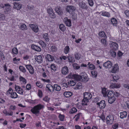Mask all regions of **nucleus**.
I'll list each match as a JSON object with an SVG mask.
<instances>
[{
	"mask_svg": "<svg viewBox=\"0 0 129 129\" xmlns=\"http://www.w3.org/2000/svg\"><path fill=\"white\" fill-rule=\"evenodd\" d=\"M44 108L43 105L39 104L34 106L33 108L31 110V111L33 113L35 114H39L40 112V110Z\"/></svg>",
	"mask_w": 129,
	"mask_h": 129,
	"instance_id": "1",
	"label": "nucleus"
},
{
	"mask_svg": "<svg viewBox=\"0 0 129 129\" xmlns=\"http://www.w3.org/2000/svg\"><path fill=\"white\" fill-rule=\"evenodd\" d=\"M84 99L83 100L82 102H84L85 103L84 104V103H82V105H86L87 104V103L88 102V100L90 99L92 97V95L91 94L88 92H85L84 93Z\"/></svg>",
	"mask_w": 129,
	"mask_h": 129,
	"instance_id": "2",
	"label": "nucleus"
},
{
	"mask_svg": "<svg viewBox=\"0 0 129 129\" xmlns=\"http://www.w3.org/2000/svg\"><path fill=\"white\" fill-rule=\"evenodd\" d=\"M106 119L107 123L111 124L113 122L114 120L113 116V115L108 116L106 117Z\"/></svg>",
	"mask_w": 129,
	"mask_h": 129,
	"instance_id": "3",
	"label": "nucleus"
},
{
	"mask_svg": "<svg viewBox=\"0 0 129 129\" xmlns=\"http://www.w3.org/2000/svg\"><path fill=\"white\" fill-rule=\"evenodd\" d=\"M110 45L112 50H115L118 49V45L116 43L112 42L110 43Z\"/></svg>",
	"mask_w": 129,
	"mask_h": 129,
	"instance_id": "4",
	"label": "nucleus"
},
{
	"mask_svg": "<svg viewBox=\"0 0 129 129\" xmlns=\"http://www.w3.org/2000/svg\"><path fill=\"white\" fill-rule=\"evenodd\" d=\"M97 104L99 106V107L101 109L104 108L106 106L105 102L103 100L101 101L99 103H97Z\"/></svg>",
	"mask_w": 129,
	"mask_h": 129,
	"instance_id": "5",
	"label": "nucleus"
},
{
	"mask_svg": "<svg viewBox=\"0 0 129 129\" xmlns=\"http://www.w3.org/2000/svg\"><path fill=\"white\" fill-rule=\"evenodd\" d=\"M112 65V63L110 61H108L104 63L103 66L106 69H109L111 68Z\"/></svg>",
	"mask_w": 129,
	"mask_h": 129,
	"instance_id": "6",
	"label": "nucleus"
},
{
	"mask_svg": "<svg viewBox=\"0 0 129 129\" xmlns=\"http://www.w3.org/2000/svg\"><path fill=\"white\" fill-rule=\"evenodd\" d=\"M29 26L32 30L35 32L37 33L38 31L39 28L37 25L34 24H29Z\"/></svg>",
	"mask_w": 129,
	"mask_h": 129,
	"instance_id": "7",
	"label": "nucleus"
},
{
	"mask_svg": "<svg viewBox=\"0 0 129 129\" xmlns=\"http://www.w3.org/2000/svg\"><path fill=\"white\" fill-rule=\"evenodd\" d=\"M63 21L67 26L69 27L71 26V22L70 19H68V18L66 17L64 18Z\"/></svg>",
	"mask_w": 129,
	"mask_h": 129,
	"instance_id": "8",
	"label": "nucleus"
},
{
	"mask_svg": "<svg viewBox=\"0 0 129 129\" xmlns=\"http://www.w3.org/2000/svg\"><path fill=\"white\" fill-rule=\"evenodd\" d=\"M55 10L56 12L59 15H61L63 14V12L62 9L59 7H56Z\"/></svg>",
	"mask_w": 129,
	"mask_h": 129,
	"instance_id": "9",
	"label": "nucleus"
},
{
	"mask_svg": "<svg viewBox=\"0 0 129 129\" xmlns=\"http://www.w3.org/2000/svg\"><path fill=\"white\" fill-rule=\"evenodd\" d=\"M76 9V8L72 6H67L66 9L67 11L68 12H69L70 13H70L71 12H72L74 11Z\"/></svg>",
	"mask_w": 129,
	"mask_h": 129,
	"instance_id": "10",
	"label": "nucleus"
},
{
	"mask_svg": "<svg viewBox=\"0 0 129 129\" xmlns=\"http://www.w3.org/2000/svg\"><path fill=\"white\" fill-rule=\"evenodd\" d=\"M15 88L17 92L20 94H23V91L20 86L16 85Z\"/></svg>",
	"mask_w": 129,
	"mask_h": 129,
	"instance_id": "11",
	"label": "nucleus"
},
{
	"mask_svg": "<svg viewBox=\"0 0 129 129\" xmlns=\"http://www.w3.org/2000/svg\"><path fill=\"white\" fill-rule=\"evenodd\" d=\"M78 5L80 7L84 9H87L88 7L85 3L83 2H80Z\"/></svg>",
	"mask_w": 129,
	"mask_h": 129,
	"instance_id": "12",
	"label": "nucleus"
},
{
	"mask_svg": "<svg viewBox=\"0 0 129 129\" xmlns=\"http://www.w3.org/2000/svg\"><path fill=\"white\" fill-rule=\"evenodd\" d=\"M26 67L27 69L29 71V72L31 74H33L34 73L33 68L30 65H26Z\"/></svg>",
	"mask_w": 129,
	"mask_h": 129,
	"instance_id": "13",
	"label": "nucleus"
},
{
	"mask_svg": "<svg viewBox=\"0 0 129 129\" xmlns=\"http://www.w3.org/2000/svg\"><path fill=\"white\" fill-rule=\"evenodd\" d=\"M31 48L33 50L37 51L40 52L41 51V49L40 47L34 44L31 45Z\"/></svg>",
	"mask_w": 129,
	"mask_h": 129,
	"instance_id": "14",
	"label": "nucleus"
},
{
	"mask_svg": "<svg viewBox=\"0 0 129 129\" xmlns=\"http://www.w3.org/2000/svg\"><path fill=\"white\" fill-rule=\"evenodd\" d=\"M81 79L84 82H87L88 79L87 75L85 73L83 75H81Z\"/></svg>",
	"mask_w": 129,
	"mask_h": 129,
	"instance_id": "15",
	"label": "nucleus"
},
{
	"mask_svg": "<svg viewBox=\"0 0 129 129\" xmlns=\"http://www.w3.org/2000/svg\"><path fill=\"white\" fill-rule=\"evenodd\" d=\"M68 69L67 67H64L62 68V73L64 75L68 74Z\"/></svg>",
	"mask_w": 129,
	"mask_h": 129,
	"instance_id": "16",
	"label": "nucleus"
},
{
	"mask_svg": "<svg viewBox=\"0 0 129 129\" xmlns=\"http://www.w3.org/2000/svg\"><path fill=\"white\" fill-rule=\"evenodd\" d=\"M99 14H101V15L108 17H110V16L109 13L106 12H101L99 13Z\"/></svg>",
	"mask_w": 129,
	"mask_h": 129,
	"instance_id": "17",
	"label": "nucleus"
},
{
	"mask_svg": "<svg viewBox=\"0 0 129 129\" xmlns=\"http://www.w3.org/2000/svg\"><path fill=\"white\" fill-rule=\"evenodd\" d=\"M45 57L46 60L49 61H52L54 59L53 57L49 54H47Z\"/></svg>",
	"mask_w": 129,
	"mask_h": 129,
	"instance_id": "18",
	"label": "nucleus"
},
{
	"mask_svg": "<svg viewBox=\"0 0 129 129\" xmlns=\"http://www.w3.org/2000/svg\"><path fill=\"white\" fill-rule=\"evenodd\" d=\"M35 58L36 60L39 62H41L42 60V58L41 55L38 56L36 55L35 56Z\"/></svg>",
	"mask_w": 129,
	"mask_h": 129,
	"instance_id": "19",
	"label": "nucleus"
},
{
	"mask_svg": "<svg viewBox=\"0 0 129 129\" xmlns=\"http://www.w3.org/2000/svg\"><path fill=\"white\" fill-rule=\"evenodd\" d=\"M118 69V67L117 64H115L112 69L111 72L113 73H115Z\"/></svg>",
	"mask_w": 129,
	"mask_h": 129,
	"instance_id": "20",
	"label": "nucleus"
},
{
	"mask_svg": "<svg viewBox=\"0 0 129 129\" xmlns=\"http://www.w3.org/2000/svg\"><path fill=\"white\" fill-rule=\"evenodd\" d=\"M120 85L119 83H112L110 85V87L112 88H118L120 87Z\"/></svg>",
	"mask_w": 129,
	"mask_h": 129,
	"instance_id": "21",
	"label": "nucleus"
},
{
	"mask_svg": "<svg viewBox=\"0 0 129 129\" xmlns=\"http://www.w3.org/2000/svg\"><path fill=\"white\" fill-rule=\"evenodd\" d=\"M46 87L50 91H53L54 90V87L50 84H47L46 86Z\"/></svg>",
	"mask_w": 129,
	"mask_h": 129,
	"instance_id": "22",
	"label": "nucleus"
},
{
	"mask_svg": "<svg viewBox=\"0 0 129 129\" xmlns=\"http://www.w3.org/2000/svg\"><path fill=\"white\" fill-rule=\"evenodd\" d=\"M72 94V93L70 91H65L63 93L64 96L67 98L70 97Z\"/></svg>",
	"mask_w": 129,
	"mask_h": 129,
	"instance_id": "23",
	"label": "nucleus"
},
{
	"mask_svg": "<svg viewBox=\"0 0 129 129\" xmlns=\"http://www.w3.org/2000/svg\"><path fill=\"white\" fill-rule=\"evenodd\" d=\"M21 5L18 3H15L14 5V8L17 10H19L21 8Z\"/></svg>",
	"mask_w": 129,
	"mask_h": 129,
	"instance_id": "24",
	"label": "nucleus"
},
{
	"mask_svg": "<svg viewBox=\"0 0 129 129\" xmlns=\"http://www.w3.org/2000/svg\"><path fill=\"white\" fill-rule=\"evenodd\" d=\"M108 98L109 99L108 101L110 104L113 103L116 100V98L114 96Z\"/></svg>",
	"mask_w": 129,
	"mask_h": 129,
	"instance_id": "25",
	"label": "nucleus"
},
{
	"mask_svg": "<svg viewBox=\"0 0 129 129\" xmlns=\"http://www.w3.org/2000/svg\"><path fill=\"white\" fill-rule=\"evenodd\" d=\"M120 117L121 118H124L126 117L127 116V113L125 111H124L120 113Z\"/></svg>",
	"mask_w": 129,
	"mask_h": 129,
	"instance_id": "26",
	"label": "nucleus"
},
{
	"mask_svg": "<svg viewBox=\"0 0 129 129\" xmlns=\"http://www.w3.org/2000/svg\"><path fill=\"white\" fill-rule=\"evenodd\" d=\"M69 61L70 62L73 63L75 61V60L74 57H71L70 56H69L67 57Z\"/></svg>",
	"mask_w": 129,
	"mask_h": 129,
	"instance_id": "27",
	"label": "nucleus"
},
{
	"mask_svg": "<svg viewBox=\"0 0 129 129\" xmlns=\"http://www.w3.org/2000/svg\"><path fill=\"white\" fill-rule=\"evenodd\" d=\"M111 22L113 25L116 26L117 23V20L116 19L113 18H112L111 20Z\"/></svg>",
	"mask_w": 129,
	"mask_h": 129,
	"instance_id": "28",
	"label": "nucleus"
},
{
	"mask_svg": "<svg viewBox=\"0 0 129 129\" xmlns=\"http://www.w3.org/2000/svg\"><path fill=\"white\" fill-rule=\"evenodd\" d=\"M68 85L71 86H74L76 84V81L71 80L68 82Z\"/></svg>",
	"mask_w": 129,
	"mask_h": 129,
	"instance_id": "29",
	"label": "nucleus"
},
{
	"mask_svg": "<svg viewBox=\"0 0 129 129\" xmlns=\"http://www.w3.org/2000/svg\"><path fill=\"white\" fill-rule=\"evenodd\" d=\"M82 85L80 83H78L76 85V87L74 88V89H79L82 88Z\"/></svg>",
	"mask_w": 129,
	"mask_h": 129,
	"instance_id": "30",
	"label": "nucleus"
},
{
	"mask_svg": "<svg viewBox=\"0 0 129 129\" xmlns=\"http://www.w3.org/2000/svg\"><path fill=\"white\" fill-rule=\"evenodd\" d=\"M54 89L57 91H59L60 90L61 88L57 84H54Z\"/></svg>",
	"mask_w": 129,
	"mask_h": 129,
	"instance_id": "31",
	"label": "nucleus"
},
{
	"mask_svg": "<svg viewBox=\"0 0 129 129\" xmlns=\"http://www.w3.org/2000/svg\"><path fill=\"white\" fill-rule=\"evenodd\" d=\"M74 78L76 80H80L81 79V75H74Z\"/></svg>",
	"mask_w": 129,
	"mask_h": 129,
	"instance_id": "32",
	"label": "nucleus"
},
{
	"mask_svg": "<svg viewBox=\"0 0 129 129\" xmlns=\"http://www.w3.org/2000/svg\"><path fill=\"white\" fill-rule=\"evenodd\" d=\"M108 97H113L114 96V93L112 91H109L108 93H107V95Z\"/></svg>",
	"mask_w": 129,
	"mask_h": 129,
	"instance_id": "33",
	"label": "nucleus"
},
{
	"mask_svg": "<svg viewBox=\"0 0 129 129\" xmlns=\"http://www.w3.org/2000/svg\"><path fill=\"white\" fill-rule=\"evenodd\" d=\"M20 28L22 30L26 29L27 27L25 24L24 23H21V24Z\"/></svg>",
	"mask_w": 129,
	"mask_h": 129,
	"instance_id": "34",
	"label": "nucleus"
},
{
	"mask_svg": "<svg viewBox=\"0 0 129 129\" xmlns=\"http://www.w3.org/2000/svg\"><path fill=\"white\" fill-rule=\"evenodd\" d=\"M102 93L103 94L104 96L105 97L107 96V91H106V88H104L102 89Z\"/></svg>",
	"mask_w": 129,
	"mask_h": 129,
	"instance_id": "35",
	"label": "nucleus"
},
{
	"mask_svg": "<svg viewBox=\"0 0 129 129\" xmlns=\"http://www.w3.org/2000/svg\"><path fill=\"white\" fill-rule=\"evenodd\" d=\"M43 37L47 41H48L49 38L48 36V34L47 33H45L43 35Z\"/></svg>",
	"mask_w": 129,
	"mask_h": 129,
	"instance_id": "36",
	"label": "nucleus"
},
{
	"mask_svg": "<svg viewBox=\"0 0 129 129\" xmlns=\"http://www.w3.org/2000/svg\"><path fill=\"white\" fill-rule=\"evenodd\" d=\"M88 65L89 66V68L91 70H92L94 69L95 68V67L94 65L90 63V62H88Z\"/></svg>",
	"mask_w": 129,
	"mask_h": 129,
	"instance_id": "37",
	"label": "nucleus"
},
{
	"mask_svg": "<svg viewBox=\"0 0 129 129\" xmlns=\"http://www.w3.org/2000/svg\"><path fill=\"white\" fill-rule=\"evenodd\" d=\"M99 36L101 37H106L105 32L104 31L100 32L99 34Z\"/></svg>",
	"mask_w": 129,
	"mask_h": 129,
	"instance_id": "38",
	"label": "nucleus"
},
{
	"mask_svg": "<svg viewBox=\"0 0 129 129\" xmlns=\"http://www.w3.org/2000/svg\"><path fill=\"white\" fill-rule=\"evenodd\" d=\"M59 28L62 31H64L65 29V27L64 25L62 24H61L59 26Z\"/></svg>",
	"mask_w": 129,
	"mask_h": 129,
	"instance_id": "39",
	"label": "nucleus"
},
{
	"mask_svg": "<svg viewBox=\"0 0 129 129\" xmlns=\"http://www.w3.org/2000/svg\"><path fill=\"white\" fill-rule=\"evenodd\" d=\"M58 118L61 121H63L64 118V115L60 114L58 116Z\"/></svg>",
	"mask_w": 129,
	"mask_h": 129,
	"instance_id": "40",
	"label": "nucleus"
},
{
	"mask_svg": "<svg viewBox=\"0 0 129 129\" xmlns=\"http://www.w3.org/2000/svg\"><path fill=\"white\" fill-rule=\"evenodd\" d=\"M113 80H112L111 81V82L113 81V82H116V80H118L119 79V78L118 76L116 75L114 76H113Z\"/></svg>",
	"mask_w": 129,
	"mask_h": 129,
	"instance_id": "41",
	"label": "nucleus"
},
{
	"mask_svg": "<svg viewBox=\"0 0 129 129\" xmlns=\"http://www.w3.org/2000/svg\"><path fill=\"white\" fill-rule=\"evenodd\" d=\"M69 47L68 46H67L64 49V52L65 53L67 54L69 53Z\"/></svg>",
	"mask_w": 129,
	"mask_h": 129,
	"instance_id": "42",
	"label": "nucleus"
},
{
	"mask_svg": "<svg viewBox=\"0 0 129 129\" xmlns=\"http://www.w3.org/2000/svg\"><path fill=\"white\" fill-rule=\"evenodd\" d=\"M92 76L93 77H96L97 76V72L94 70L92 71L91 72Z\"/></svg>",
	"mask_w": 129,
	"mask_h": 129,
	"instance_id": "43",
	"label": "nucleus"
},
{
	"mask_svg": "<svg viewBox=\"0 0 129 129\" xmlns=\"http://www.w3.org/2000/svg\"><path fill=\"white\" fill-rule=\"evenodd\" d=\"M17 95L15 92H13L11 94V96L12 98H16L17 97Z\"/></svg>",
	"mask_w": 129,
	"mask_h": 129,
	"instance_id": "44",
	"label": "nucleus"
},
{
	"mask_svg": "<svg viewBox=\"0 0 129 129\" xmlns=\"http://www.w3.org/2000/svg\"><path fill=\"white\" fill-rule=\"evenodd\" d=\"M73 66L74 68L76 69H78L80 67V66H78V64L76 63L73 64Z\"/></svg>",
	"mask_w": 129,
	"mask_h": 129,
	"instance_id": "45",
	"label": "nucleus"
},
{
	"mask_svg": "<svg viewBox=\"0 0 129 129\" xmlns=\"http://www.w3.org/2000/svg\"><path fill=\"white\" fill-rule=\"evenodd\" d=\"M39 43L43 47L45 48L46 47V44L43 41H40L39 42Z\"/></svg>",
	"mask_w": 129,
	"mask_h": 129,
	"instance_id": "46",
	"label": "nucleus"
},
{
	"mask_svg": "<svg viewBox=\"0 0 129 129\" xmlns=\"http://www.w3.org/2000/svg\"><path fill=\"white\" fill-rule=\"evenodd\" d=\"M77 111V110L76 108L73 107L72 109L70 111V113L72 114L76 112Z\"/></svg>",
	"mask_w": 129,
	"mask_h": 129,
	"instance_id": "47",
	"label": "nucleus"
},
{
	"mask_svg": "<svg viewBox=\"0 0 129 129\" xmlns=\"http://www.w3.org/2000/svg\"><path fill=\"white\" fill-rule=\"evenodd\" d=\"M20 80L22 81L23 83L26 84V79L22 77H20L19 78Z\"/></svg>",
	"mask_w": 129,
	"mask_h": 129,
	"instance_id": "48",
	"label": "nucleus"
},
{
	"mask_svg": "<svg viewBox=\"0 0 129 129\" xmlns=\"http://www.w3.org/2000/svg\"><path fill=\"white\" fill-rule=\"evenodd\" d=\"M113 50L111 51L110 54L112 56L115 57L116 56V52L114 51Z\"/></svg>",
	"mask_w": 129,
	"mask_h": 129,
	"instance_id": "49",
	"label": "nucleus"
},
{
	"mask_svg": "<svg viewBox=\"0 0 129 129\" xmlns=\"http://www.w3.org/2000/svg\"><path fill=\"white\" fill-rule=\"evenodd\" d=\"M75 59L77 60H79L80 58V55L78 53L75 54Z\"/></svg>",
	"mask_w": 129,
	"mask_h": 129,
	"instance_id": "50",
	"label": "nucleus"
},
{
	"mask_svg": "<svg viewBox=\"0 0 129 129\" xmlns=\"http://www.w3.org/2000/svg\"><path fill=\"white\" fill-rule=\"evenodd\" d=\"M13 52L15 54H17L18 53V50L16 48H14L12 49Z\"/></svg>",
	"mask_w": 129,
	"mask_h": 129,
	"instance_id": "51",
	"label": "nucleus"
},
{
	"mask_svg": "<svg viewBox=\"0 0 129 129\" xmlns=\"http://www.w3.org/2000/svg\"><path fill=\"white\" fill-rule=\"evenodd\" d=\"M19 69L21 71L23 72H26L25 68L22 66H20L19 67Z\"/></svg>",
	"mask_w": 129,
	"mask_h": 129,
	"instance_id": "52",
	"label": "nucleus"
},
{
	"mask_svg": "<svg viewBox=\"0 0 129 129\" xmlns=\"http://www.w3.org/2000/svg\"><path fill=\"white\" fill-rule=\"evenodd\" d=\"M51 69L53 71H55L56 69V68L55 65L54 64H52L51 66Z\"/></svg>",
	"mask_w": 129,
	"mask_h": 129,
	"instance_id": "53",
	"label": "nucleus"
},
{
	"mask_svg": "<svg viewBox=\"0 0 129 129\" xmlns=\"http://www.w3.org/2000/svg\"><path fill=\"white\" fill-rule=\"evenodd\" d=\"M89 5L90 6H93V3L92 0H87Z\"/></svg>",
	"mask_w": 129,
	"mask_h": 129,
	"instance_id": "54",
	"label": "nucleus"
},
{
	"mask_svg": "<svg viewBox=\"0 0 129 129\" xmlns=\"http://www.w3.org/2000/svg\"><path fill=\"white\" fill-rule=\"evenodd\" d=\"M81 113H78L77 114L75 115V116H76V118L75 119V120L76 121H77L78 119L79 118L80 115L81 114Z\"/></svg>",
	"mask_w": 129,
	"mask_h": 129,
	"instance_id": "55",
	"label": "nucleus"
},
{
	"mask_svg": "<svg viewBox=\"0 0 129 129\" xmlns=\"http://www.w3.org/2000/svg\"><path fill=\"white\" fill-rule=\"evenodd\" d=\"M51 50L53 52L57 50V48L54 46H52L51 48Z\"/></svg>",
	"mask_w": 129,
	"mask_h": 129,
	"instance_id": "56",
	"label": "nucleus"
},
{
	"mask_svg": "<svg viewBox=\"0 0 129 129\" xmlns=\"http://www.w3.org/2000/svg\"><path fill=\"white\" fill-rule=\"evenodd\" d=\"M101 42L104 45H105L106 44V40L105 39H102L101 40Z\"/></svg>",
	"mask_w": 129,
	"mask_h": 129,
	"instance_id": "57",
	"label": "nucleus"
},
{
	"mask_svg": "<svg viewBox=\"0 0 129 129\" xmlns=\"http://www.w3.org/2000/svg\"><path fill=\"white\" fill-rule=\"evenodd\" d=\"M16 107L15 106L11 105L10 106L9 109L10 110H14L16 109Z\"/></svg>",
	"mask_w": 129,
	"mask_h": 129,
	"instance_id": "58",
	"label": "nucleus"
},
{
	"mask_svg": "<svg viewBox=\"0 0 129 129\" xmlns=\"http://www.w3.org/2000/svg\"><path fill=\"white\" fill-rule=\"evenodd\" d=\"M38 95L39 97L41 98L42 96V92L40 90H39L38 93Z\"/></svg>",
	"mask_w": 129,
	"mask_h": 129,
	"instance_id": "59",
	"label": "nucleus"
},
{
	"mask_svg": "<svg viewBox=\"0 0 129 129\" xmlns=\"http://www.w3.org/2000/svg\"><path fill=\"white\" fill-rule=\"evenodd\" d=\"M49 14L50 17L52 18H54L55 17V16L53 12L51 13H50Z\"/></svg>",
	"mask_w": 129,
	"mask_h": 129,
	"instance_id": "60",
	"label": "nucleus"
},
{
	"mask_svg": "<svg viewBox=\"0 0 129 129\" xmlns=\"http://www.w3.org/2000/svg\"><path fill=\"white\" fill-rule=\"evenodd\" d=\"M36 85L38 86L40 88H41L42 87V85H41V84L38 81L36 82Z\"/></svg>",
	"mask_w": 129,
	"mask_h": 129,
	"instance_id": "61",
	"label": "nucleus"
},
{
	"mask_svg": "<svg viewBox=\"0 0 129 129\" xmlns=\"http://www.w3.org/2000/svg\"><path fill=\"white\" fill-rule=\"evenodd\" d=\"M5 19L4 15L0 13V20H3Z\"/></svg>",
	"mask_w": 129,
	"mask_h": 129,
	"instance_id": "62",
	"label": "nucleus"
},
{
	"mask_svg": "<svg viewBox=\"0 0 129 129\" xmlns=\"http://www.w3.org/2000/svg\"><path fill=\"white\" fill-rule=\"evenodd\" d=\"M47 12L49 14L53 12V11L51 8H49L48 9Z\"/></svg>",
	"mask_w": 129,
	"mask_h": 129,
	"instance_id": "63",
	"label": "nucleus"
},
{
	"mask_svg": "<svg viewBox=\"0 0 129 129\" xmlns=\"http://www.w3.org/2000/svg\"><path fill=\"white\" fill-rule=\"evenodd\" d=\"M124 13L127 17H128L129 16V11L127 10H125Z\"/></svg>",
	"mask_w": 129,
	"mask_h": 129,
	"instance_id": "64",
	"label": "nucleus"
}]
</instances>
